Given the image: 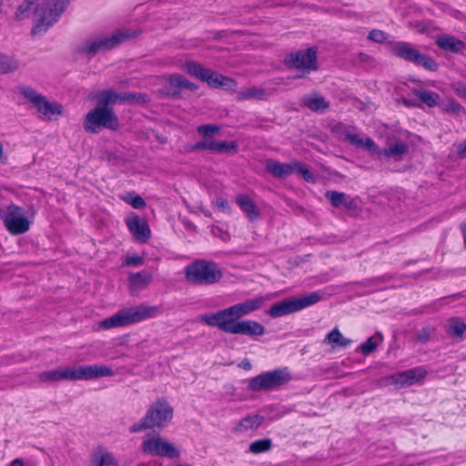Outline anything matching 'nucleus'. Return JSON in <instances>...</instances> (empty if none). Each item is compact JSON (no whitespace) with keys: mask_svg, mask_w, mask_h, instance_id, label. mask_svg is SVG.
Returning <instances> with one entry per match:
<instances>
[{"mask_svg":"<svg viewBox=\"0 0 466 466\" xmlns=\"http://www.w3.org/2000/svg\"><path fill=\"white\" fill-rule=\"evenodd\" d=\"M159 314L157 306L140 304L136 307L125 308L99 323V328L110 329L127 327L145 319L156 318Z\"/></svg>","mask_w":466,"mask_h":466,"instance_id":"nucleus-1","label":"nucleus"},{"mask_svg":"<svg viewBox=\"0 0 466 466\" xmlns=\"http://www.w3.org/2000/svg\"><path fill=\"white\" fill-rule=\"evenodd\" d=\"M185 279L193 285L208 286L218 283L223 276L219 266L211 260L198 259L185 267Z\"/></svg>","mask_w":466,"mask_h":466,"instance_id":"nucleus-2","label":"nucleus"},{"mask_svg":"<svg viewBox=\"0 0 466 466\" xmlns=\"http://www.w3.org/2000/svg\"><path fill=\"white\" fill-rule=\"evenodd\" d=\"M173 418V408L164 399L153 402L144 418L131 426V432H138L146 429H163L167 427Z\"/></svg>","mask_w":466,"mask_h":466,"instance_id":"nucleus-3","label":"nucleus"},{"mask_svg":"<svg viewBox=\"0 0 466 466\" xmlns=\"http://www.w3.org/2000/svg\"><path fill=\"white\" fill-rule=\"evenodd\" d=\"M346 139L356 147H363L375 158H393L397 161L402 158V156L408 151V146L402 141H397L394 144L389 145L387 147L380 149L375 142L370 138H361L359 135L351 132L345 134Z\"/></svg>","mask_w":466,"mask_h":466,"instance_id":"nucleus-4","label":"nucleus"},{"mask_svg":"<svg viewBox=\"0 0 466 466\" xmlns=\"http://www.w3.org/2000/svg\"><path fill=\"white\" fill-rule=\"evenodd\" d=\"M206 325L232 335L259 337L265 334V327L258 321L248 319L201 320Z\"/></svg>","mask_w":466,"mask_h":466,"instance_id":"nucleus-5","label":"nucleus"},{"mask_svg":"<svg viewBox=\"0 0 466 466\" xmlns=\"http://www.w3.org/2000/svg\"><path fill=\"white\" fill-rule=\"evenodd\" d=\"M137 35V31L118 30L108 35L93 37L82 43L78 46V52L86 56H95L98 52L112 49Z\"/></svg>","mask_w":466,"mask_h":466,"instance_id":"nucleus-6","label":"nucleus"},{"mask_svg":"<svg viewBox=\"0 0 466 466\" xmlns=\"http://www.w3.org/2000/svg\"><path fill=\"white\" fill-rule=\"evenodd\" d=\"M264 303V297H256L236 303L230 307L219 309L215 312L203 314L200 316V320H222L243 319L244 317L261 309Z\"/></svg>","mask_w":466,"mask_h":466,"instance_id":"nucleus-7","label":"nucleus"},{"mask_svg":"<svg viewBox=\"0 0 466 466\" xmlns=\"http://www.w3.org/2000/svg\"><path fill=\"white\" fill-rule=\"evenodd\" d=\"M390 52L393 56L400 57L416 66H422L431 72L438 70V64L430 56L421 53L414 45L405 41H398L391 44Z\"/></svg>","mask_w":466,"mask_h":466,"instance_id":"nucleus-8","label":"nucleus"},{"mask_svg":"<svg viewBox=\"0 0 466 466\" xmlns=\"http://www.w3.org/2000/svg\"><path fill=\"white\" fill-rule=\"evenodd\" d=\"M321 299L322 296L318 291L292 297L272 305L268 313L272 318H280L312 306Z\"/></svg>","mask_w":466,"mask_h":466,"instance_id":"nucleus-9","label":"nucleus"},{"mask_svg":"<svg viewBox=\"0 0 466 466\" xmlns=\"http://www.w3.org/2000/svg\"><path fill=\"white\" fill-rule=\"evenodd\" d=\"M19 93L31 103L36 111L48 120L56 119L63 114V106L57 102L49 101L35 89L22 86L18 87Z\"/></svg>","mask_w":466,"mask_h":466,"instance_id":"nucleus-10","label":"nucleus"},{"mask_svg":"<svg viewBox=\"0 0 466 466\" xmlns=\"http://www.w3.org/2000/svg\"><path fill=\"white\" fill-rule=\"evenodd\" d=\"M118 119L113 109L107 106H96L90 110L84 120L86 131L97 133L101 128L116 130L118 128Z\"/></svg>","mask_w":466,"mask_h":466,"instance_id":"nucleus-11","label":"nucleus"},{"mask_svg":"<svg viewBox=\"0 0 466 466\" xmlns=\"http://www.w3.org/2000/svg\"><path fill=\"white\" fill-rule=\"evenodd\" d=\"M291 380L292 376L288 368L276 369L252 378L248 388L252 391L276 390L289 383Z\"/></svg>","mask_w":466,"mask_h":466,"instance_id":"nucleus-12","label":"nucleus"},{"mask_svg":"<svg viewBox=\"0 0 466 466\" xmlns=\"http://www.w3.org/2000/svg\"><path fill=\"white\" fill-rule=\"evenodd\" d=\"M185 68L188 74L196 76L203 82H207L208 86L214 88L220 87L229 90L234 89L237 86V83L232 78L206 68L195 61L187 62L185 64Z\"/></svg>","mask_w":466,"mask_h":466,"instance_id":"nucleus-13","label":"nucleus"},{"mask_svg":"<svg viewBox=\"0 0 466 466\" xmlns=\"http://www.w3.org/2000/svg\"><path fill=\"white\" fill-rule=\"evenodd\" d=\"M0 218L7 231L12 235L24 234L30 228V221L25 217L24 209L16 205H8L0 210Z\"/></svg>","mask_w":466,"mask_h":466,"instance_id":"nucleus-14","label":"nucleus"},{"mask_svg":"<svg viewBox=\"0 0 466 466\" xmlns=\"http://www.w3.org/2000/svg\"><path fill=\"white\" fill-rule=\"evenodd\" d=\"M69 0H46L45 7L40 9L41 14L38 22L34 26V35L42 34L52 26L64 12Z\"/></svg>","mask_w":466,"mask_h":466,"instance_id":"nucleus-15","label":"nucleus"},{"mask_svg":"<svg viewBox=\"0 0 466 466\" xmlns=\"http://www.w3.org/2000/svg\"><path fill=\"white\" fill-rule=\"evenodd\" d=\"M68 380H92L103 377H112L115 371L112 368L94 364L89 366L67 367Z\"/></svg>","mask_w":466,"mask_h":466,"instance_id":"nucleus-16","label":"nucleus"},{"mask_svg":"<svg viewBox=\"0 0 466 466\" xmlns=\"http://www.w3.org/2000/svg\"><path fill=\"white\" fill-rule=\"evenodd\" d=\"M92 99L97 102V106H107L116 103H144L147 101L146 96L136 93H116L112 89L96 92Z\"/></svg>","mask_w":466,"mask_h":466,"instance_id":"nucleus-17","label":"nucleus"},{"mask_svg":"<svg viewBox=\"0 0 466 466\" xmlns=\"http://www.w3.org/2000/svg\"><path fill=\"white\" fill-rule=\"evenodd\" d=\"M141 448L144 453L151 456L179 457V451L173 444L159 436L147 438L143 441Z\"/></svg>","mask_w":466,"mask_h":466,"instance_id":"nucleus-18","label":"nucleus"},{"mask_svg":"<svg viewBox=\"0 0 466 466\" xmlns=\"http://www.w3.org/2000/svg\"><path fill=\"white\" fill-rule=\"evenodd\" d=\"M285 62L290 68L309 73L317 69V53L313 48L298 51L287 56Z\"/></svg>","mask_w":466,"mask_h":466,"instance_id":"nucleus-19","label":"nucleus"},{"mask_svg":"<svg viewBox=\"0 0 466 466\" xmlns=\"http://www.w3.org/2000/svg\"><path fill=\"white\" fill-rule=\"evenodd\" d=\"M427 374L423 367H416L402 372L391 374L389 380L399 387H408L422 380Z\"/></svg>","mask_w":466,"mask_h":466,"instance_id":"nucleus-20","label":"nucleus"},{"mask_svg":"<svg viewBox=\"0 0 466 466\" xmlns=\"http://www.w3.org/2000/svg\"><path fill=\"white\" fill-rule=\"evenodd\" d=\"M129 231L137 240L146 242L150 237V229L147 223L138 217L129 218L126 220Z\"/></svg>","mask_w":466,"mask_h":466,"instance_id":"nucleus-21","label":"nucleus"},{"mask_svg":"<svg viewBox=\"0 0 466 466\" xmlns=\"http://www.w3.org/2000/svg\"><path fill=\"white\" fill-rule=\"evenodd\" d=\"M325 197L334 208L344 207L349 210H355L358 208L356 200L343 192L329 190Z\"/></svg>","mask_w":466,"mask_h":466,"instance_id":"nucleus-22","label":"nucleus"},{"mask_svg":"<svg viewBox=\"0 0 466 466\" xmlns=\"http://www.w3.org/2000/svg\"><path fill=\"white\" fill-rule=\"evenodd\" d=\"M89 466H117V462L111 452L97 447L91 454Z\"/></svg>","mask_w":466,"mask_h":466,"instance_id":"nucleus-23","label":"nucleus"},{"mask_svg":"<svg viewBox=\"0 0 466 466\" xmlns=\"http://www.w3.org/2000/svg\"><path fill=\"white\" fill-rule=\"evenodd\" d=\"M301 103L313 112H324L329 106V103L319 93H311L303 96Z\"/></svg>","mask_w":466,"mask_h":466,"instance_id":"nucleus-24","label":"nucleus"},{"mask_svg":"<svg viewBox=\"0 0 466 466\" xmlns=\"http://www.w3.org/2000/svg\"><path fill=\"white\" fill-rule=\"evenodd\" d=\"M292 162L290 163H280L273 159H268L266 161V169L272 176L284 178L290 176L293 173Z\"/></svg>","mask_w":466,"mask_h":466,"instance_id":"nucleus-25","label":"nucleus"},{"mask_svg":"<svg viewBox=\"0 0 466 466\" xmlns=\"http://www.w3.org/2000/svg\"><path fill=\"white\" fill-rule=\"evenodd\" d=\"M236 203L240 209L253 221L258 218L259 210L254 201L247 195H238L236 198Z\"/></svg>","mask_w":466,"mask_h":466,"instance_id":"nucleus-26","label":"nucleus"},{"mask_svg":"<svg viewBox=\"0 0 466 466\" xmlns=\"http://www.w3.org/2000/svg\"><path fill=\"white\" fill-rule=\"evenodd\" d=\"M436 45L442 50L458 53L462 50L465 44L452 35H441L436 38Z\"/></svg>","mask_w":466,"mask_h":466,"instance_id":"nucleus-27","label":"nucleus"},{"mask_svg":"<svg viewBox=\"0 0 466 466\" xmlns=\"http://www.w3.org/2000/svg\"><path fill=\"white\" fill-rule=\"evenodd\" d=\"M38 11L37 0H23L15 12L14 18L22 21L29 18L34 13Z\"/></svg>","mask_w":466,"mask_h":466,"instance_id":"nucleus-28","label":"nucleus"},{"mask_svg":"<svg viewBox=\"0 0 466 466\" xmlns=\"http://www.w3.org/2000/svg\"><path fill=\"white\" fill-rule=\"evenodd\" d=\"M264 418L258 414H252L243 418L235 427V431L245 432L249 430L258 429L263 422Z\"/></svg>","mask_w":466,"mask_h":466,"instance_id":"nucleus-29","label":"nucleus"},{"mask_svg":"<svg viewBox=\"0 0 466 466\" xmlns=\"http://www.w3.org/2000/svg\"><path fill=\"white\" fill-rule=\"evenodd\" d=\"M67 377V367H60L38 374V380L42 382L68 380Z\"/></svg>","mask_w":466,"mask_h":466,"instance_id":"nucleus-30","label":"nucleus"},{"mask_svg":"<svg viewBox=\"0 0 466 466\" xmlns=\"http://www.w3.org/2000/svg\"><path fill=\"white\" fill-rule=\"evenodd\" d=\"M323 342L326 344H331L333 347L346 348L351 343V340L345 338L341 332L335 328L327 334Z\"/></svg>","mask_w":466,"mask_h":466,"instance_id":"nucleus-31","label":"nucleus"},{"mask_svg":"<svg viewBox=\"0 0 466 466\" xmlns=\"http://www.w3.org/2000/svg\"><path fill=\"white\" fill-rule=\"evenodd\" d=\"M446 330L451 337L457 339L462 340L466 338V324L459 319H451Z\"/></svg>","mask_w":466,"mask_h":466,"instance_id":"nucleus-32","label":"nucleus"},{"mask_svg":"<svg viewBox=\"0 0 466 466\" xmlns=\"http://www.w3.org/2000/svg\"><path fill=\"white\" fill-rule=\"evenodd\" d=\"M238 145L235 141L208 140V150L213 153L235 152Z\"/></svg>","mask_w":466,"mask_h":466,"instance_id":"nucleus-33","label":"nucleus"},{"mask_svg":"<svg viewBox=\"0 0 466 466\" xmlns=\"http://www.w3.org/2000/svg\"><path fill=\"white\" fill-rule=\"evenodd\" d=\"M412 92L422 103L431 107L435 106L440 99V96L437 93L430 90L413 89Z\"/></svg>","mask_w":466,"mask_h":466,"instance_id":"nucleus-34","label":"nucleus"},{"mask_svg":"<svg viewBox=\"0 0 466 466\" xmlns=\"http://www.w3.org/2000/svg\"><path fill=\"white\" fill-rule=\"evenodd\" d=\"M18 67L19 63L14 56L0 53V74L15 72Z\"/></svg>","mask_w":466,"mask_h":466,"instance_id":"nucleus-35","label":"nucleus"},{"mask_svg":"<svg viewBox=\"0 0 466 466\" xmlns=\"http://www.w3.org/2000/svg\"><path fill=\"white\" fill-rule=\"evenodd\" d=\"M266 92L264 89L257 86H251L238 93V100L263 99Z\"/></svg>","mask_w":466,"mask_h":466,"instance_id":"nucleus-36","label":"nucleus"},{"mask_svg":"<svg viewBox=\"0 0 466 466\" xmlns=\"http://www.w3.org/2000/svg\"><path fill=\"white\" fill-rule=\"evenodd\" d=\"M382 340V334L380 332H377L375 335L370 337L364 343H362L360 346V350L364 355H369L376 350L378 345Z\"/></svg>","mask_w":466,"mask_h":466,"instance_id":"nucleus-37","label":"nucleus"},{"mask_svg":"<svg viewBox=\"0 0 466 466\" xmlns=\"http://www.w3.org/2000/svg\"><path fill=\"white\" fill-rule=\"evenodd\" d=\"M130 286L134 289H140L147 286L151 281V276L146 273H132L128 277Z\"/></svg>","mask_w":466,"mask_h":466,"instance_id":"nucleus-38","label":"nucleus"},{"mask_svg":"<svg viewBox=\"0 0 466 466\" xmlns=\"http://www.w3.org/2000/svg\"><path fill=\"white\" fill-rule=\"evenodd\" d=\"M272 446V441L270 439H261L253 441L249 445V451L254 454L265 452L270 450Z\"/></svg>","mask_w":466,"mask_h":466,"instance_id":"nucleus-39","label":"nucleus"},{"mask_svg":"<svg viewBox=\"0 0 466 466\" xmlns=\"http://www.w3.org/2000/svg\"><path fill=\"white\" fill-rule=\"evenodd\" d=\"M198 133L204 137L205 138H210L215 134L218 133L220 131V127L217 125H201L197 127Z\"/></svg>","mask_w":466,"mask_h":466,"instance_id":"nucleus-40","label":"nucleus"},{"mask_svg":"<svg viewBox=\"0 0 466 466\" xmlns=\"http://www.w3.org/2000/svg\"><path fill=\"white\" fill-rule=\"evenodd\" d=\"M441 108L444 112L455 115H461L464 112L463 107L453 99L448 100L446 103L442 104Z\"/></svg>","mask_w":466,"mask_h":466,"instance_id":"nucleus-41","label":"nucleus"},{"mask_svg":"<svg viewBox=\"0 0 466 466\" xmlns=\"http://www.w3.org/2000/svg\"><path fill=\"white\" fill-rule=\"evenodd\" d=\"M292 166H294L293 173L296 172V173L301 175V177L306 181H313L314 177H313L312 173L304 165H302L299 162L293 161Z\"/></svg>","mask_w":466,"mask_h":466,"instance_id":"nucleus-42","label":"nucleus"},{"mask_svg":"<svg viewBox=\"0 0 466 466\" xmlns=\"http://www.w3.org/2000/svg\"><path fill=\"white\" fill-rule=\"evenodd\" d=\"M292 166H294L293 173L296 172V173L301 175V177L306 181H313L314 177H313L312 173L304 165H302L299 162L293 161Z\"/></svg>","mask_w":466,"mask_h":466,"instance_id":"nucleus-43","label":"nucleus"},{"mask_svg":"<svg viewBox=\"0 0 466 466\" xmlns=\"http://www.w3.org/2000/svg\"><path fill=\"white\" fill-rule=\"evenodd\" d=\"M368 39L381 44L388 40V35L382 30L373 29L369 33Z\"/></svg>","mask_w":466,"mask_h":466,"instance_id":"nucleus-44","label":"nucleus"},{"mask_svg":"<svg viewBox=\"0 0 466 466\" xmlns=\"http://www.w3.org/2000/svg\"><path fill=\"white\" fill-rule=\"evenodd\" d=\"M124 200L129 203L134 208H142L146 206L145 200L139 196H128L124 198Z\"/></svg>","mask_w":466,"mask_h":466,"instance_id":"nucleus-45","label":"nucleus"},{"mask_svg":"<svg viewBox=\"0 0 466 466\" xmlns=\"http://www.w3.org/2000/svg\"><path fill=\"white\" fill-rule=\"evenodd\" d=\"M143 262L144 260L140 256L134 255L127 257L124 265L127 267H137L142 265Z\"/></svg>","mask_w":466,"mask_h":466,"instance_id":"nucleus-46","label":"nucleus"},{"mask_svg":"<svg viewBox=\"0 0 466 466\" xmlns=\"http://www.w3.org/2000/svg\"><path fill=\"white\" fill-rule=\"evenodd\" d=\"M185 76L178 74H174L169 76L168 82L173 86L182 87L183 84H185Z\"/></svg>","mask_w":466,"mask_h":466,"instance_id":"nucleus-47","label":"nucleus"},{"mask_svg":"<svg viewBox=\"0 0 466 466\" xmlns=\"http://www.w3.org/2000/svg\"><path fill=\"white\" fill-rule=\"evenodd\" d=\"M208 138H205L202 141L196 143L192 149L193 150H208Z\"/></svg>","mask_w":466,"mask_h":466,"instance_id":"nucleus-48","label":"nucleus"},{"mask_svg":"<svg viewBox=\"0 0 466 466\" xmlns=\"http://www.w3.org/2000/svg\"><path fill=\"white\" fill-rule=\"evenodd\" d=\"M430 336V331L427 329H422L421 330L419 331L417 337L419 341H420L421 343H425L429 340Z\"/></svg>","mask_w":466,"mask_h":466,"instance_id":"nucleus-49","label":"nucleus"},{"mask_svg":"<svg viewBox=\"0 0 466 466\" xmlns=\"http://www.w3.org/2000/svg\"><path fill=\"white\" fill-rule=\"evenodd\" d=\"M457 152L461 157L466 156V140L462 141L457 146Z\"/></svg>","mask_w":466,"mask_h":466,"instance_id":"nucleus-50","label":"nucleus"},{"mask_svg":"<svg viewBox=\"0 0 466 466\" xmlns=\"http://www.w3.org/2000/svg\"><path fill=\"white\" fill-rule=\"evenodd\" d=\"M217 205L222 210H227L229 208L228 201L221 198L217 199Z\"/></svg>","mask_w":466,"mask_h":466,"instance_id":"nucleus-51","label":"nucleus"},{"mask_svg":"<svg viewBox=\"0 0 466 466\" xmlns=\"http://www.w3.org/2000/svg\"><path fill=\"white\" fill-rule=\"evenodd\" d=\"M181 88H185V89H188V90H196L197 89V86L194 83L188 81L186 78L185 79V84H183Z\"/></svg>","mask_w":466,"mask_h":466,"instance_id":"nucleus-52","label":"nucleus"},{"mask_svg":"<svg viewBox=\"0 0 466 466\" xmlns=\"http://www.w3.org/2000/svg\"><path fill=\"white\" fill-rule=\"evenodd\" d=\"M10 466H24V462L21 459H15L10 463Z\"/></svg>","mask_w":466,"mask_h":466,"instance_id":"nucleus-53","label":"nucleus"},{"mask_svg":"<svg viewBox=\"0 0 466 466\" xmlns=\"http://www.w3.org/2000/svg\"><path fill=\"white\" fill-rule=\"evenodd\" d=\"M461 232H462V236H463V239H464V244L466 246V221L461 224Z\"/></svg>","mask_w":466,"mask_h":466,"instance_id":"nucleus-54","label":"nucleus"},{"mask_svg":"<svg viewBox=\"0 0 466 466\" xmlns=\"http://www.w3.org/2000/svg\"><path fill=\"white\" fill-rule=\"evenodd\" d=\"M5 159H6V157H5V153H4V146L0 142V161H5Z\"/></svg>","mask_w":466,"mask_h":466,"instance_id":"nucleus-55","label":"nucleus"},{"mask_svg":"<svg viewBox=\"0 0 466 466\" xmlns=\"http://www.w3.org/2000/svg\"><path fill=\"white\" fill-rule=\"evenodd\" d=\"M2 5V0H0V5Z\"/></svg>","mask_w":466,"mask_h":466,"instance_id":"nucleus-56","label":"nucleus"}]
</instances>
